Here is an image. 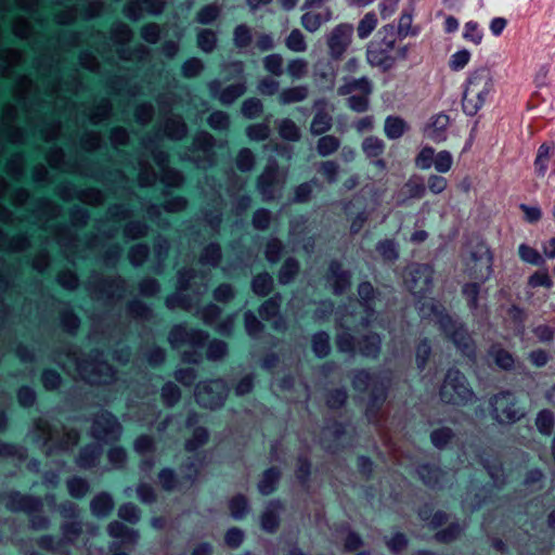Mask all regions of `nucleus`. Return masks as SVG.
<instances>
[{
	"instance_id": "nucleus-32",
	"label": "nucleus",
	"mask_w": 555,
	"mask_h": 555,
	"mask_svg": "<svg viewBox=\"0 0 555 555\" xmlns=\"http://www.w3.org/2000/svg\"><path fill=\"white\" fill-rule=\"evenodd\" d=\"M337 324L343 331L337 334L336 346L340 352L353 353L356 348V339L349 332L352 328L361 325L358 320H349L348 317L340 315L337 318Z\"/></svg>"
},
{
	"instance_id": "nucleus-4",
	"label": "nucleus",
	"mask_w": 555,
	"mask_h": 555,
	"mask_svg": "<svg viewBox=\"0 0 555 555\" xmlns=\"http://www.w3.org/2000/svg\"><path fill=\"white\" fill-rule=\"evenodd\" d=\"M31 436L33 440L43 449L47 455L57 451H68L80 439L77 429H65L64 427L60 429L42 418L35 421Z\"/></svg>"
},
{
	"instance_id": "nucleus-59",
	"label": "nucleus",
	"mask_w": 555,
	"mask_h": 555,
	"mask_svg": "<svg viewBox=\"0 0 555 555\" xmlns=\"http://www.w3.org/2000/svg\"><path fill=\"white\" fill-rule=\"evenodd\" d=\"M364 155L370 158L380 157L385 152V142L375 135L366 137L361 144Z\"/></svg>"
},
{
	"instance_id": "nucleus-47",
	"label": "nucleus",
	"mask_w": 555,
	"mask_h": 555,
	"mask_svg": "<svg viewBox=\"0 0 555 555\" xmlns=\"http://www.w3.org/2000/svg\"><path fill=\"white\" fill-rule=\"evenodd\" d=\"M114 508V500L107 492L96 494L90 502V511L93 516L104 518L109 515Z\"/></svg>"
},
{
	"instance_id": "nucleus-51",
	"label": "nucleus",
	"mask_w": 555,
	"mask_h": 555,
	"mask_svg": "<svg viewBox=\"0 0 555 555\" xmlns=\"http://www.w3.org/2000/svg\"><path fill=\"white\" fill-rule=\"evenodd\" d=\"M222 258L221 246L212 242L206 245L199 255V263L211 268H218Z\"/></svg>"
},
{
	"instance_id": "nucleus-24",
	"label": "nucleus",
	"mask_w": 555,
	"mask_h": 555,
	"mask_svg": "<svg viewBox=\"0 0 555 555\" xmlns=\"http://www.w3.org/2000/svg\"><path fill=\"white\" fill-rule=\"evenodd\" d=\"M5 507L11 512H24L30 514L40 512L43 507V501L39 496L22 494L18 491H10L2 495Z\"/></svg>"
},
{
	"instance_id": "nucleus-5",
	"label": "nucleus",
	"mask_w": 555,
	"mask_h": 555,
	"mask_svg": "<svg viewBox=\"0 0 555 555\" xmlns=\"http://www.w3.org/2000/svg\"><path fill=\"white\" fill-rule=\"evenodd\" d=\"M201 278L202 281L206 280L207 275L198 272L193 268H181L177 273V292L167 296L165 305L169 310L181 308L190 311L194 305V298L191 295L185 294L188 291H193L197 296L205 293L207 286L206 283L199 284L193 283L196 278Z\"/></svg>"
},
{
	"instance_id": "nucleus-41",
	"label": "nucleus",
	"mask_w": 555,
	"mask_h": 555,
	"mask_svg": "<svg viewBox=\"0 0 555 555\" xmlns=\"http://www.w3.org/2000/svg\"><path fill=\"white\" fill-rule=\"evenodd\" d=\"M450 119L446 114H437L431 117L430 124L426 128V135L434 142H442L447 139V129Z\"/></svg>"
},
{
	"instance_id": "nucleus-26",
	"label": "nucleus",
	"mask_w": 555,
	"mask_h": 555,
	"mask_svg": "<svg viewBox=\"0 0 555 555\" xmlns=\"http://www.w3.org/2000/svg\"><path fill=\"white\" fill-rule=\"evenodd\" d=\"M61 212L62 207L48 197L37 198L31 209V216L35 218V223L43 231L48 230L51 225L50 221L56 219Z\"/></svg>"
},
{
	"instance_id": "nucleus-20",
	"label": "nucleus",
	"mask_w": 555,
	"mask_h": 555,
	"mask_svg": "<svg viewBox=\"0 0 555 555\" xmlns=\"http://www.w3.org/2000/svg\"><path fill=\"white\" fill-rule=\"evenodd\" d=\"M405 285L414 297H426L434 286V269L427 263L411 266L405 278Z\"/></svg>"
},
{
	"instance_id": "nucleus-22",
	"label": "nucleus",
	"mask_w": 555,
	"mask_h": 555,
	"mask_svg": "<svg viewBox=\"0 0 555 555\" xmlns=\"http://www.w3.org/2000/svg\"><path fill=\"white\" fill-rule=\"evenodd\" d=\"M359 304L365 315L359 319L361 326L366 327L374 320L376 310L383 304L380 293L370 282H362L358 286Z\"/></svg>"
},
{
	"instance_id": "nucleus-2",
	"label": "nucleus",
	"mask_w": 555,
	"mask_h": 555,
	"mask_svg": "<svg viewBox=\"0 0 555 555\" xmlns=\"http://www.w3.org/2000/svg\"><path fill=\"white\" fill-rule=\"evenodd\" d=\"M49 165L56 170L94 180L99 183L124 182L126 172L121 168L109 165L103 166L99 162L86 155H78L73 159H66L63 147L54 145L47 152Z\"/></svg>"
},
{
	"instance_id": "nucleus-53",
	"label": "nucleus",
	"mask_w": 555,
	"mask_h": 555,
	"mask_svg": "<svg viewBox=\"0 0 555 555\" xmlns=\"http://www.w3.org/2000/svg\"><path fill=\"white\" fill-rule=\"evenodd\" d=\"M309 95L308 86L301 85L292 88L283 89L279 94L281 104L287 105L305 101Z\"/></svg>"
},
{
	"instance_id": "nucleus-1",
	"label": "nucleus",
	"mask_w": 555,
	"mask_h": 555,
	"mask_svg": "<svg viewBox=\"0 0 555 555\" xmlns=\"http://www.w3.org/2000/svg\"><path fill=\"white\" fill-rule=\"evenodd\" d=\"M51 360L63 370H74L89 384L112 385L116 391H124L127 386L114 367L104 359L103 351L91 350L81 353L79 347L68 340L60 339L51 351Z\"/></svg>"
},
{
	"instance_id": "nucleus-39",
	"label": "nucleus",
	"mask_w": 555,
	"mask_h": 555,
	"mask_svg": "<svg viewBox=\"0 0 555 555\" xmlns=\"http://www.w3.org/2000/svg\"><path fill=\"white\" fill-rule=\"evenodd\" d=\"M103 453L102 447L98 443L85 446L76 459V464L81 469H90L99 463Z\"/></svg>"
},
{
	"instance_id": "nucleus-42",
	"label": "nucleus",
	"mask_w": 555,
	"mask_h": 555,
	"mask_svg": "<svg viewBox=\"0 0 555 555\" xmlns=\"http://www.w3.org/2000/svg\"><path fill=\"white\" fill-rule=\"evenodd\" d=\"M113 115V103L108 98H102L93 104L88 113L89 121L99 126L108 120Z\"/></svg>"
},
{
	"instance_id": "nucleus-3",
	"label": "nucleus",
	"mask_w": 555,
	"mask_h": 555,
	"mask_svg": "<svg viewBox=\"0 0 555 555\" xmlns=\"http://www.w3.org/2000/svg\"><path fill=\"white\" fill-rule=\"evenodd\" d=\"M426 308L437 318L440 331L454 344L456 349L464 357L475 359L476 344L466 325L459 318H453L446 313L444 308L433 300L422 304L420 310L425 313L424 310Z\"/></svg>"
},
{
	"instance_id": "nucleus-43",
	"label": "nucleus",
	"mask_w": 555,
	"mask_h": 555,
	"mask_svg": "<svg viewBox=\"0 0 555 555\" xmlns=\"http://www.w3.org/2000/svg\"><path fill=\"white\" fill-rule=\"evenodd\" d=\"M59 318L62 330L68 335L75 336L80 327L81 321L69 304H64L60 309Z\"/></svg>"
},
{
	"instance_id": "nucleus-62",
	"label": "nucleus",
	"mask_w": 555,
	"mask_h": 555,
	"mask_svg": "<svg viewBox=\"0 0 555 555\" xmlns=\"http://www.w3.org/2000/svg\"><path fill=\"white\" fill-rule=\"evenodd\" d=\"M31 247V236L27 232L9 235L5 251L23 253Z\"/></svg>"
},
{
	"instance_id": "nucleus-29",
	"label": "nucleus",
	"mask_w": 555,
	"mask_h": 555,
	"mask_svg": "<svg viewBox=\"0 0 555 555\" xmlns=\"http://www.w3.org/2000/svg\"><path fill=\"white\" fill-rule=\"evenodd\" d=\"M420 479L429 488L441 489L453 478V474L431 464H423L417 467Z\"/></svg>"
},
{
	"instance_id": "nucleus-60",
	"label": "nucleus",
	"mask_w": 555,
	"mask_h": 555,
	"mask_svg": "<svg viewBox=\"0 0 555 555\" xmlns=\"http://www.w3.org/2000/svg\"><path fill=\"white\" fill-rule=\"evenodd\" d=\"M151 248L146 243H137L128 250V259L133 268L142 267L147 260Z\"/></svg>"
},
{
	"instance_id": "nucleus-57",
	"label": "nucleus",
	"mask_w": 555,
	"mask_h": 555,
	"mask_svg": "<svg viewBox=\"0 0 555 555\" xmlns=\"http://www.w3.org/2000/svg\"><path fill=\"white\" fill-rule=\"evenodd\" d=\"M143 204L142 206L145 207V212L149 218V220L153 223H155L158 228L162 229H168L170 225V222L168 219L163 218V210H164V204L158 205L155 203L146 202L144 198H142Z\"/></svg>"
},
{
	"instance_id": "nucleus-15",
	"label": "nucleus",
	"mask_w": 555,
	"mask_h": 555,
	"mask_svg": "<svg viewBox=\"0 0 555 555\" xmlns=\"http://www.w3.org/2000/svg\"><path fill=\"white\" fill-rule=\"evenodd\" d=\"M158 140V131L143 135L140 140L142 151L135 153V157L133 156L132 163L130 164V167L138 171V183L141 188L152 186L157 181V171L151 164L146 153L160 147Z\"/></svg>"
},
{
	"instance_id": "nucleus-45",
	"label": "nucleus",
	"mask_w": 555,
	"mask_h": 555,
	"mask_svg": "<svg viewBox=\"0 0 555 555\" xmlns=\"http://www.w3.org/2000/svg\"><path fill=\"white\" fill-rule=\"evenodd\" d=\"M358 348L361 356L376 359L380 353L382 338L376 333L366 334L358 341Z\"/></svg>"
},
{
	"instance_id": "nucleus-49",
	"label": "nucleus",
	"mask_w": 555,
	"mask_h": 555,
	"mask_svg": "<svg viewBox=\"0 0 555 555\" xmlns=\"http://www.w3.org/2000/svg\"><path fill=\"white\" fill-rule=\"evenodd\" d=\"M356 91H359L361 94H372V81L367 77L352 78L338 88L339 95H348Z\"/></svg>"
},
{
	"instance_id": "nucleus-46",
	"label": "nucleus",
	"mask_w": 555,
	"mask_h": 555,
	"mask_svg": "<svg viewBox=\"0 0 555 555\" xmlns=\"http://www.w3.org/2000/svg\"><path fill=\"white\" fill-rule=\"evenodd\" d=\"M410 125L400 116H387L384 124L385 135L389 140H398L410 130Z\"/></svg>"
},
{
	"instance_id": "nucleus-13",
	"label": "nucleus",
	"mask_w": 555,
	"mask_h": 555,
	"mask_svg": "<svg viewBox=\"0 0 555 555\" xmlns=\"http://www.w3.org/2000/svg\"><path fill=\"white\" fill-rule=\"evenodd\" d=\"M440 400L452 405H467L475 399L466 376L455 367L449 369L439 390Z\"/></svg>"
},
{
	"instance_id": "nucleus-17",
	"label": "nucleus",
	"mask_w": 555,
	"mask_h": 555,
	"mask_svg": "<svg viewBox=\"0 0 555 555\" xmlns=\"http://www.w3.org/2000/svg\"><path fill=\"white\" fill-rule=\"evenodd\" d=\"M492 262L493 255L489 246L485 242L478 241L470 247L466 262L469 276L479 282L487 281L493 272Z\"/></svg>"
},
{
	"instance_id": "nucleus-18",
	"label": "nucleus",
	"mask_w": 555,
	"mask_h": 555,
	"mask_svg": "<svg viewBox=\"0 0 555 555\" xmlns=\"http://www.w3.org/2000/svg\"><path fill=\"white\" fill-rule=\"evenodd\" d=\"M196 402L207 409L221 406L228 396V386L223 379H211L195 387Z\"/></svg>"
},
{
	"instance_id": "nucleus-7",
	"label": "nucleus",
	"mask_w": 555,
	"mask_h": 555,
	"mask_svg": "<svg viewBox=\"0 0 555 555\" xmlns=\"http://www.w3.org/2000/svg\"><path fill=\"white\" fill-rule=\"evenodd\" d=\"M351 384L356 391L362 393L372 388L365 415L370 423L380 426L379 411L387 397V387L377 383L376 376L364 369L353 371Z\"/></svg>"
},
{
	"instance_id": "nucleus-63",
	"label": "nucleus",
	"mask_w": 555,
	"mask_h": 555,
	"mask_svg": "<svg viewBox=\"0 0 555 555\" xmlns=\"http://www.w3.org/2000/svg\"><path fill=\"white\" fill-rule=\"evenodd\" d=\"M300 269L299 262L293 257H288L279 271V283L282 285L289 284L298 274Z\"/></svg>"
},
{
	"instance_id": "nucleus-44",
	"label": "nucleus",
	"mask_w": 555,
	"mask_h": 555,
	"mask_svg": "<svg viewBox=\"0 0 555 555\" xmlns=\"http://www.w3.org/2000/svg\"><path fill=\"white\" fill-rule=\"evenodd\" d=\"M151 227L143 219H129L122 227V235L129 241H137L146 237Z\"/></svg>"
},
{
	"instance_id": "nucleus-36",
	"label": "nucleus",
	"mask_w": 555,
	"mask_h": 555,
	"mask_svg": "<svg viewBox=\"0 0 555 555\" xmlns=\"http://www.w3.org/2000/svg\"><path fill=\"white\" fill-rule=\"evenodd\" d=\"M169 250V240L164 235H157L153 243L154 263L151 266V272L157 275L164 273Z\"/></svg>"
},
{
	"instance_id": "nucleus-38",
	"label": "nucleus",
	"mask_w": 555,
	"mask_h": 555,
	"mask_svg": "<svg viewBox=\"0 0 555 555\" xmlns=\"http://www.w3.org/2000/svg\"><path fill=\"white\" fill-rule=\"evenodd\" d=\"M163 131L168 139L181 141L188 134V126L180 115H170L164 120Z\"/></svg>"
},
{
	"instance_id": "nucleus-64",
	"label": "nucleus",
	"mask_w": 555,
	"mask_h": 555,
	"mask_svg": "<svg viewBox=\"0 0 555 555\" xmlns=\"http://www.w3.org/2000/svg\"><path fill=\"white\" fill-rule=\"evenodd\" d=\"M5 171L14 180L21 181L25 175V158L22 153H14L5 164Z\"/></svg>"
},
{
	"instance_id": "nucleus-55",
	"label": "nucleus",
	"mask_w": 555,
	"mask_h": 555,
	"mask_svg": "<svg viewBox=\"0 0 555 555\" xmlns=\"http://www.w3.org/2000/svg\"><path fill=\"white\" fill-rule=\"evenodd\" d=\"M77 199L87 205L99 207L105 203L106 196L105 193L98 188H85L78 190Z\"/></svg>"
},
{
	"instance_id": "nucleus-35",
	"label": "nucleus",
	"mask_w": 555,
	"mask_h": 555,
	"mask_svg": "<svg viewBox=\"0 0 555 555\" xmlns=\"http://www.w3.org/2000/svg\"><path fill=\"white\" fill-rule=\"evenodd\" d=\"M60 59L48 52L36 56L33 61L34 68L41 75V77L44 79H51V81L57 76V74H60Z\"/></svg>"
},
{
	"instance_id": "nucleus-50",
	"label": "nucleus",
	"mask_w": 555,
	"mask_h": 555,
	"mask_svg": "<svg viewBox=\"0 0 555 555\" xmlns=\"http://www.w3.org/2000/svg\"><path fill=\"white\" fill-rule=\"evenodd\" d=\"M281 479V470L278 467H270L263 472L259 482L258 491L262 495H269L276 490L278 483Z\"/></svg>"
},
{
	"instance_id": "nucleus-37",
	"label": "nucleus",
	"mask_w": 555,
	"mask_h": 555,
	"mask_svg": "<svg viewBox=\"0 0 555 555\" xmlns=\"http://www.w3.org/2000/svg\"><path fill=\"white\" fill-rule=\"evenodd\" d=\"M283 511V503L280 500H271L260 517L262 530L274 533L280 526V515Z\"/></svg>"
},
{
	"instance_id": "nucleus-10",
	"label": "nucleus",
	"mask_w": 555,
	"mask_h": 555,
	"mask_svg": "<svg viewBox=\"0 0 555 555\" xmlns=\"http://www.w3.org/2000/svg\"><path fill=\"white\" fill-rule=\"evenodd\" d=\"M127 288L126 280L119 275H106L92 270L86 281V289L92 298L112 305L124 298Z\"/></svg>"
},
{
	"instance_id": "nucleus-33",
	"label": "nucleus",
	"mask_w": 555,
	"mask_h": 555,
	"mask_svg": "<svg viewBox=\"0 0 555 555\" xmlns=\"http://www.w3.org/2000/svg\"><path fill=\"white\" fill-rule=\"evenodd\" d=\"M15 286L14 276L5 268V260L0 257V331L5 326L10 307L4 302L3 295Z\"/></svg>"
},
{
	"instance_id": "nucleus-23",
	"label": "nucleus",
	"mask_w": 555,
	"mask_h": 555,
	"mask_svg": "<svg viewBox=\"0 0 555 555\" xmlns=\"http://www.w3.org/2000/svg\"><path fill=\"white\" fill-rule=\"evenodd\" d=\"M47 231L53 233L57 245L63 250L65 257L74 263L70 259L78 247V234L72 229V225L66 222H59L51 224Z\"/></svg>"
},
{
	"instance_id": "nucleus-16",
	"label": "nucleus",
	"mask_w": 555,
	"mask_h": 555,
	"mask_svg": "<svg viewBox=\"0 0 555 555\" xmlns=\"http://www.w3.org/2000/svg\"><path fill=\"white\" fill-rule=\"evenodd\" d=\"M285 182V173L281 171L278 162L271 158L268 160L263 171L258 177L256 186L262 197V201L271 202L281 194Z\"/></svg>"
},
{
	"instance_id": "nucleus-58",
	"label": "nucleus",
	"mask_w": 555,
	"mask_h": 555,
	"mask_svg": "<svg viewBox=\"0 0 555 555\" xmlns=\"http://www.w3.org/2000/svg\"><path fill=\"white\" fill-rule=\"evenodd\" d=\"M282 295L280 293L274 294L272 297L267 299L258 309L259 315L262 320L270 321L278 317L281 310Z\"/></svg>"
},
{
	"instance_id": "nucleus-12",
	"label": "nucleus",
	"mask_w": 555,
	"mask_h": 555,
	"mask_svg": "<svg viewBox=\"0 0 555 555\" xmlns=\"http://www.w3.org/2000/svg\"><path fill=\"white\" fill-rule=\"evenodd\" d=\"M491 73L487 68H479L470 74L463 94V111L468 116H474L483 106L487 96L492 90Z\"/></svg>"
},
{
	"instance_id": "nucleus-28",
	"label": "nucleus",
	"mask_w": 555,
	"mask_h": 555,
	"mask_svg": "<svg viewBox=\"0 0 555 555\" xmlns=\"http://www.w3.org/2000/svg\"><path fill=\"white\" fill-rule=\"evenodd\" d=\"M352 26L348 24L337 25L328 36L327 44L333 59L339 60L351 41Z\"/></svg>"
},
{
	"instance_id": "nucleus-30",
	"label": "nucleus",
	"mask_w": 555,
	"mask_h": 555,
	"mask_svg": "<svg viewBox=\"0 0 555 555\" xmlns=\"http://www.w3.org/2000/svg\"><path fill=\"white\" fill-rule=\"evenodd\" d=\"M326 281L335 295H343L351 285V273L339 261L333 260L328 266Z\"/></svg>"
},
{
	"instance_id": "nucleus-54",
	"label": "nucleus",
	"mask_w": 555,
	"mask_h": 555,
	"mask_svg": "<svg viewBox=\"0 0 555 555\" xmlns=\"http://www.w3.org/2000/svg\"><path fill=\"white\" fill-rule=\"evenodd\" d=\"M133 33L131 28L124 22L113 23L109 31L108 41L112 40L116 46L127 44L132 39Z\"/></svg>"
},
{
	"instance_id": "nucleus-48",
	"label": "nucleus",
	"mask_w": 555,
	"mask_h": 555,
	"mask_svg": "<svg viewBox=\"0 0 555 555\" xmlns=\"http://www.w3.org/2000/svg\"><path fill=\"white\" fill-rule=\"evenodd\" d=\"M107 531L111 537L119 539L122 544L133 545L138 540V532L134 529H131L117 520H114L108 525Z\"/></svg>"
},
{
	"instance_id": "nucleus-9",
	"label": "nucleus",
	"mask_w": 555,
	"mask_h": 555,
	"mask_svg": "<svg viewBox=\"0 0 555 555\" xmlns=\"http://www.w3.org/2000/svg\"><path fill=\"white\" fill-rule=\"evenodd\" d=\"M208 339V334L202 330L188 328L183 324L175 325L168 335V341L172 349H180L183 346H190V350H184L181 359L185 363L197 364L203 359L202 349Z\"/></svg>"
},
{
	"instance_id": "nucleus-61",
	"label": "nucleus",
	"mask_w": 555,
	"mask_h": 555,
	"mask_svg": "<svg viewBox=\"0 0 555 555\" xmlns=\"http://www.w3.org/2000/svg\"><path fill=\"white\" fill-rule=\"evenodd\" d=\"M273 278L268 272L257 274L251 281V289L259 297L268 296L273 289Z\"/></svg>"
},
{
	"instance_id": "nucleus-40",
	"label": "nucleus",
	"mask_w": 555,
	"mask_h": 555,
	"mask_svg": "<svg viewBox=\"0 0 555 555\" xmlns=\"http://www.w3.org/2000/svg\"><path fill=\"white\" fill-rule=\"evenodd\" d=\"M480 463L488 472L495 487H501L505 482L502 462L498 457H492L487 451L480 454Z\"/></svg>"
},
{
	"instance_id": "nucleus-6",
	"label": "nucleus",
	"mask_w": 555,
	"mask_h": 555,
	"mask_svg": "<svg viewBox=\"0 0 555 555\" xmlns=\"http://www.w3.org/2000/svg\"><path fill=\"white\" fill-rule=\"evenodd\" d=\"M57 44L63 50L78 48L86 43L90 49H94L103 59L111 60V42H108L106 33L90 28L87 30H67L61 29L55 34Z\"/></svg>"
},
{
	"instance_id": "nucleus-11",
	"label": "nucleus",
	"mask_w": 555,
	"mask_h": 555,
	"mask_svg": "<svg viewBox=\"0 0 555 555\" xmlns=\"http://www.w3.org/2000/svg\"><path fill=\"white\" fill-rule=\"evenodd\" d=\"M216 139L207 131L197 132L188 146L179 150L178 156L182 162H189L198 169H208L216 165Z\"/></svg>"
},
{
	"instance_id": "nucleus-8",
	"label": "nucleus",
	"mask_w": 555,
	"mask_h": 555,
	"mask_svg": "<svg viewBox=\"0 0 555 555\" xmlns=\"http://www.w3.org/2000/svg\"><path fill=\"white\" fill-rule=\"evenodd\" d=\"M489 413L499 425H513L528 414L527 408L512 390H501L489 398Z\"/></svg>"
},
{
	"instance_id": "nucleus-56",
	"label": "nucleus",
	"mask_w": 555,
	"mask_h": 555,
	"mask_svg": "<svg viewBox=\"0 0 555 555\" xmlns=\"http://www.w3.org/2000/svg\"><path fill=\"white\" fill-rule=\"evenodd\" d=\"M158 179L166 188L175 189L182 186L185 181L184 175L170 166L162 169L160 175L157 173Z\"/></svg>"
},
{
	"instance_id": "nucleus-34",
	"label": "nucleus",
	"mask_w": 555,
	"mask_h": 555,
	"mask_svg": "<svg viewBox=\"0 0 555 555\" xmlns=\"http://www.w3.org/2000/svg\"><path fill=\"white\" fill-rule=\"evenodd\" d=\"M327 102L325 99H319L314 101L313 108L315 114L310 125V131L313 135H321L333 126V117L326 112Z\"/></svg>"
},
{
	"instance_id": "nucleus-14",
	"label": "nucleus",
	"mask_w": 555,
	"mask_h": 555,
	"mask_svg": "<svg viewBox=\"0 0 555 555\" xmlns=\"http://www.w3.org/2000/svg\"><path fill=\"white\" fill-rule=\"evenodd\" d=\"M124 182H109L102 183L107 188V190L121 202L114 203L107 208V216L113 221H124L131 219L135 211L131 207L130 202L135 199L140 204H143L142 197L137 194L133 189L132 180L126 175V179Z\"/></svg>"
},
{
	"instance_id": "nucleus-21",
	"label": "nucleus",
	"mask_w": 555,
	"mask_h": 555,
	"mask_svg": "<svg viewBox=\"0 0 555 555\" xmlns=\"http://www.w3.org/2000/svg\"><path fill=\"white\" fill-rule=\"evenodd\" d=\"M396 38L384 37L380 42L371 43L366 50V60L374 66L387 72L396 64L397 57L393 54Z\"/></svg>"
},
{
	"instance_id": "nucleus-31",
	"label": "nucleus",
	"mask_w": 555,
	"mask_h": 555,
	"mask_svg": "<svg viewBox=\"0 0 555 555\" xmlns=\"http://www.w3.org/2000/svg\"><path fill=\"white\" fill-rule=\"evenodd\" d=\"M108 139L112 147L117 152V155L122 159L121 164L124 166L130 167L133 154L120 149L130 145L131 139L129 130L122 126H115L111 129Z\"/></svg>"
},
{
	"instance_id": "nucleus-19",
	"label": "nucleus",
	"mask_w": 555,
	"mask_h": 555,
	"mask_svg": "<svg viewBox=\"0 0 555 555\" xmlns=\"http://www.w3.org/2000/svg\"><path fill=\"white\" fill-rule=\"evenodd\" d=\"M122 434V426L115 415L108 411H101L93 417L91 436L98 441L115 442Z\"/></svg>"
},
{
	"instance_id": "nucleus-52",
	"label": "nucleus",
	"mask_w": 555,
	"mask_h": 555,
	"mask_svg": "<svg viewBox=\"0 0 555 555\" xmlns=\"http://www.w3.org/2000/svg\"><path fill=\"white\" fill-rule=\"evenodd\" d=\"M127 313L137 321H151L153 319L152 308L140 299H132L126 306Z\"/></svg>"
},
{
	"instance_id": "nucleus-27",
	"label": "nucleus",
	"mask_w": 555,
	"mask_h": 555,
	"mask_svg": "<svg viewBox=\"0 0 555 555\" xmlns=\"http://www.w3.org/2000/svg\"><path fill=\"white\" fill-rule=\"evenodd\" d=\"M221 81L212 79L207 83L209 94L212 99H217L222 105H231L241 98L247 90L246 82L240 81L221 89Z\"/></svg>"
},
{
	"instance_id": "nucleus-25",
	"label": "nucleus",
	"mask_w": 555,
	"mask_h": 555,
	"mask_svg": "<svg viewBox=\"0 0 555 555\" xmlns=\"http://www.w3.org/2000/svg\"><path fill=\"white\" fill-rule=\"evenodd\" d=\"M83 90L85 82L76 67L66 77H63L61 73L57 74L50 83V91L53 95H61L62 93L77 95Z\"/></svg>"
}]
</instances>
